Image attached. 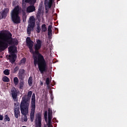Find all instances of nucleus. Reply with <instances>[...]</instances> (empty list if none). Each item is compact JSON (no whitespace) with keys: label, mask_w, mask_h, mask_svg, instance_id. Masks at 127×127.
Here are the masks:
<instances>
[{"label":"nucleus","mask_w":127,"mask_h":127,"mask_svg":"<svg viewBox=\"0 0 127 127\" xmlns=\"http://www.w3.org/2000/svg\"><path fill=\"white\" fill-rule=\"evenodd\" d=\"M36 42L37 43L34 45L33 48L34 42L31 40L30 37H28L26 39L27 46L29 49L30 54H32L34 66L38 65L41 74H44L45 72L47 71V64H46V61H45L43 55L39 52V50L41 49L42 41L39 39H37Z\"/></svg>","instance_id":"1"},{"label":"nucleus","mask_w":127,"mask_h":127,"mask_svg":"<svg viewBox=\"0 0 127 127\" xmlns=\"http://www.w3.org/2000/svg\"><path fill=\"white\" fill-rule=\"evenodd\" d=\"M21 11V7L19 5H17L11 11L10 15L12 21L13 23L18 24L20 23V17L19 16V13Z\"/></svg>","instance_id":"2"},{"label":"nucleus","mask_w":127,"mask_h":127,"mask_svg":"<svg viewBox=\"0 0 127 127\" xmlns=\"http://www.w3.org/2000/svg\"><path fill=\"white\" fill-rule=\"evenodd\" d=\"M10 36L7 34H5L4 41L0 43V51H4L7 47L8 44H12V38L11 33H9Z\"/></svg>","instance_id":"3"},{"label":"nucleus","mask_w":127,"mask_h":127,"mask_svg":"<svg viewBox=\"0 0 127 127\" xmlns=\"http://www.w3.org/2000/svg\"><path fill=\"white\" fill-rule=\"evenodd\" d=\"M36 102L35 100V94L33 93L31 98V112L30 115V119L31 120V123L34 120V115L35 114V109H36Z\"/></svg>","instance_id":"4"},{"label":"nucleus","mask_w":127,"mask_h":127,"mask_svg":"<svg viewBox=\"0 0 127 127\" xmlns=\"http://www.w3.org/2000/svg\"><path fill=\"white\" fill-rule=\"evenodd\" d=\"M31 96H32V91H30L28 92L27 95H25L22 97L20 106L29 107V101L31 99Z\"/></svg>","instance_id":"5"},{"label":"nucleus","mask_w":127,"mask_h":127,"mask_svg":"<svg viewBox=\"0 0 127 127\" xmlns=\"http://www.w3.org/2000/svg\"><path fill=\"white\" fill-rule=\"evenodd\" d=\"M35 26V20L34 16H31L29 18V24L27 26V34H30L31 33V30H33L34 27Z\"/></svg>","instance_id":"6"},{"label":"nucleus","mask_w":127,"mask_h":127,"mask_svg":"<svg viewBox=\"0 0 127 127\" xmlns=\"http://www.w3.org/2000/svg\"><path fill=\"white\" fill-rule=\"evenodd\" d=\"M20 110H21V113L22 114V115H23L24 116L23 117V121L24 122H27V116H26V115H27V114H28V108H29V107L28 106H24L22 105H20Z\"/></svg>","instance_id":"7"},{"label":"nucleus","mask_w":127,"mask_h":127,"mask_svg":"<svg viewBox=\"0 0 127 127\" xmlns=\"http://www.w3.org/2000/svg\"><path fill=\"white\" fill-rule=\"evenodd\" d=\"M18 93H19V91H17L15 87H12L11 90V95H12V97L14 101H17V96H18Z\"/></svg>","instance_id":"8"},{"label":"nucleus","mask_w":127,"mask_h":127,"mask_svg":"<svg viewBox=\"0 0 127 127\" xmlns=\"http://www.w3.org/2000/svg\"><path fill=\"white\" fill-rule=\"evenodd\" d=\"M14 116L16 119H18V115H20V111H19V104L14 103Z\"/></svg>","instance_id":"9"},{"label":"nucleus","mask_w":127,"mask_h":127,"mask_svg":"<svg viewBox=\"0 0 127 127\" xmlns=\"http://www.w3.org/2000/svg\"><path fill=\"white\" fill-rule=\"evenodd\" d=\"M41 113H38L36 115V127H41V121H42Z\"/></svg>","instance_id":"10"},{"label":"nucleus","mask_w":127,"mask_h":127,"mask_svg":"<svg viewBox=\"0 0 127 127\" xmlns=\"http://www.w3.org/2000/svg\"><path fill=\"white\" fill-rule=\"evenodd\" d=\"M48 114V112H47V111H46L44 113V118H45V121L46 123H48V127H51V126H52V119H48L47 118V115Z\"/></svg>","instance_id":"11"},{"label":"nucleus","mask_w":127,"mask_h":127,"mask_svg":"<svg viewBox=\"0 0 127 127\" xmlns=\"http://www.w3.org/2000/svg\"><path fill=\"white\" fill-rule=\"evenodd\" d=\"M35 10H36V8L34 5H30L28 6L26 9L27 13H31V12H34Z\"/></svg>","instance_id":"12"},{"label":"nucleus","mask_w":127,"mask_h":127,"mask_svg":"<svg viewBox=\"0 0 127 127\" xmlns=\"http://www.w3.org/2000/svg\"><path fill=\"white\" fill-rule=\"evenodd\" d=\"M24 73H25V70L24 69H19L18 73V77L20 80L24 79Z\"/></svg>","instance_id":"13"},{"label":"nucleus","mask_w":127,"mask_h":127,"mask_svg":"<svg viewBox=\"0 0 127 127\" xmlns=\"http://www.w3.org/2000/svg\"><path fill=\"white\" fill-rule=\"evenodd\" d=\"M54 0H45L44 4L46 7L48 6L49 8H51V7L52 6V4H53V2H54Z\"/></svg>","instance_id":"14"},{"label":"nucleus","mask_w":127,"mask_h":127,"mask_svg":"<svg viewBox=\"0 0 127 127\" xmlns=\"http://www.w3.org/2000/svg\"><path fill=\"white\" fill-rule=\"evenodd\" d=\"M9 12V8H5L1 13V18H5L7 16V13Z\"/></svg>","instance_id":"15"},{"label":"nucleus","mask_w":127,"mask_h":127,"mask_svg":"<svg viewBox=\"0 0 127 127\" xmlns=\"http://www.w3.org/2000/svg\"><path fill=\"white\" fill-rule=\"evenodd\" d=\"M8 52L11 54H14L17 52V50H16V47L11 46L8 47Z\"/></svg>","instance_id":"16"},{"label":"nucleus","mask_w":127,"mask_h":127,"mask_svg":"<svg viewBox=\"0 0 127 127\" xmlns=\"http://www.w3.org/2000/svg\"><path fill=\"white\" fill-rule=\"evenodd\" d=\"M9 62H10V63H11V64H13V63H14V62H15L16 60V56L14 54H11V55L9 56Z\"/></svg>","instance_id":"17"},{"label":"nucleus","mask_w":127,"mask_h":127,"mask_svg":"<svg viewBox=\"0 0 127 127\" xmlns=\"http://www.w3.org/2000/svg\"><path fill=\"white\" fill-rule=\"evenodd\" d=\"M37 0H25V3H29L30 5H34Z\"/></svg>","instance_id":"18"},{"label":"nucleus","mask_w":127,"mask_h":127,"mask_svg":"<svg viewBox=\"0 0 127 127\" xmlns=\"http://www.w3.org/2000/svg\"><path fill=\"white\" fill-rule=\"evenodd\" d=\"M48 111V119L52 120V118H53V112L50 108H49Z\"/></svg>","instance_id":"19"},{"label":"nucleus","mask_w":127,"mask_h":127,"mask_svg":"<svg viewBox=\"0 0 127 127\" xmlns=\"http://www.w3.org/2000/svg\"><path fill=\"white\" fill-rule=\"evenodd\" d=\"M24 88V81L23 80H20V82L18 84V88L19 90H23V88Z\"/></svg>","instance_id":"20"},{"label":"nucleus","mask_w":127,"mask_h":127,"mask_svg":"<svg viewBox=\"0 0 127 127\" xmlns=\"http://www.w3.org/2000/svg\"><path fill=\"white\" fill-rule=\"evenodd\" d=\"M33 81V79L32 78V76H30L28 80V83L30 87H31V86H32Z\"/></svg>","instance_id":"21"},{"label":"nucleus","mask_w":127,"mask_h":127,"mask_svg":"<svg viewBox=\"0 0 127 127\" xmlns=\"http://www.w3.org/2000/svg\"><path fill=\"white\" fill-rule=\"evenodd\" d=\"M13 82H14V85L15 86H17V85H18V83L19 82V80L18 79V78H17V77H14Z\"/></svg>","instance_id":"22"},{"label":"nucleus","mask_w":127,"mask_h":127,"mask_svg":"<svg viewBox=\"0 0 127 127\" xmlns=\"http://www.w3.org/2000/svg\"><path fill=\"white\" fill-rule=\"evenodd\" d=\"M42 32H46L47 31V28L46 27V25L44 24L41 26Z\"/></svg>","instance_id":"23"},{"label":"nucleus","mask_w":127,"mask_h":127,"mask_svg":"<svg viewBox=\"0 0 127 127\" xmlns=\"http://www.w3.org/2000/svg\"><path fill=\"white\" fill-rule=\"evenodd\" d=\"M52 34V25H50L48 28V34L50 35V34Z\"/></svg>","instance_id":"24"},{"label":"nucleus","mask_w":127,"mask_h":127,"mask_svg":"<svg viewBox=\"0 0 127 127\" xmlns=\"http://www.w3.org/2000/svg\"><path fill=\"white\" fill-rule=\"evenodd\" d=\"M41 31V27H40V25L38 24L37 25L36 31L37 33H40Z\"/></svg>","instance_id":"25"},{"label":"nucleus","mask_w":127,"mask_h":127,"mask_svg":"<svg viewBox=\"0 0 127 127\" xmlns=\"http://www.w3.org/2000/svg\"><path fill=\"white\" fill-rule=\"evenodd\" d=\"M2 81H3V82H9V78L7 76H4L2 78Z\"/></svg>","instance_id":"26"},{"label":"nucleus","mask_w":127,"mask_h":127,"mask_svg":"<svg viewBox=\"0 0 127 127\" xmlns=\"http://www.w3.org/2000/svg\"><path fill=\"white\" fill-rule=\"evenodd\" d=\"M19 70V67L18 66H16L14 68V70L11 71L12 73H17V71Z\"/></svg>","instance_id":"27"},{"label":"nucleus","mask_w":127,"mask_h":127,"mask_svg":"<svg viewBox=\"0 0 127 127\" xmlns=\"http://www.w3.org/2000/svg\"><path fill=\"white\" fill-rule=\"evenodd\" d=\"M4 121H5V122H10V119H9L8 115H5V118L4 119Z\"/></svg>","instance_id":"28"},{"label":"nucleus","mask_w":127,"mask_h":127,"mask_svg":"<svg viewBox=\"0 0 127 127\" xmlns=\"http://www.w3.org/2000/svg\"><path fill=\"white\" fill-rule=\"evenodd\" d=\"M3 73L4 75H6L7 76H8L9 75V70L6 69L3 71Z\"/></svg>","instance_id":"29"},{"label":"nucleus","mask_w":127,"mask_h":127,"mask_svg":"<svg viewBox=\"0 0 127 127\" xmlns=\"http://www.w3.org/2000/svg\"><path fill=\"white\" fill-rule=\"evenodd\" d=\"M46 84L47 86H49V84H50V78L49 77L46 78Z\"/></svg>","instance_id":"30"},{"label":"nucleus","mask_w":127,"mask_h":127,"mask_svg":"<svg viewBox=\"0 0 127 127\" xmlns=\"http://www.w3.org/2000/svg\"><path fill=\"white\" fill-rule=\"evenodd\" d=\"M37 14L38 16H40V15L41 14V9L39 8Z\"/></svg>","instance_id":"31"},{"label":"nucleus","mask_w":127,"mask_h":127,"mask_svg":"<svg viewBox=\"0 0 127 127\" xmlns=\"http://www.w3.org/2000/svg\"><path fill=\"white\" fill-rule=\"evenodd\" d=\"M22 6H24V7H25V6H26V3H25V0H22Z\"/></svg>","instance_id":"32"},{"label":"nucleus","mask_w":127,"mask_h":127,"mask_svg":"<svg viewBox=\"0 0 127 127\" xmlns=\"http://www.w3.org/2000/svg\"><path fill=\"white\" fill-rule=\"evenodd\" d=\"M21 63H25V62H26V59L25 58H23L21 60Z\"/></svg>","instance_id":"33"},{"label":"nucleus","mask_w":127,"mask_h":127,"mask_svg":"<svg viewBox=\"0 0 127 127\" xmlns=\"http://www.w3.org/2000/svg\"><path fill=\"white\" fill-rule=\"evenodd\" d=\"M22 18L23 22H24V20H26V14L22 15Z\"/></svg>","instance_id":"34"},{"label":"nucleus","mask_w":127,"mask_h":127,"mask_svg":"<svg viewBox=\"0 0 127 127\" xmlns=\"http://www.w3.org/2000/svg\"><path fill=\"white\" fill-rule=\"evenodd\" d=\"M22 15H25L26 14V12H25V10H22Z\"/></svg>","instance_id":"35"},{"label":"nucleus","mask_w":127,"mask_h":127,"mask_svg":"<svg viewBox=\"0 0 127 127\" xmlns=\"http://www.w3.org/2000/svg\"><path fill=\"white\" fill-rule=\"evenodd\" d=\"M47 8H48V9H49V8H49L48 6H47V7H45V9H46V13H48V10H47Z\"/></svg>","instance_id":"36"},{"label":"nucleus","mask_w":127,"mask_h":127,"mask_svg":"<svg viewBox=\"0 0 127 127\" xmlns=\"http://www.w3.org/2000/svg\"><path fill=\"white\" fill-rule=\"evenodd\" d=\"M53 123H56V122H57V119H56V118H54L53 119Z\"/></svg>","instance_id":"37"},{"label":"nucleus","mask_w":127,"mask_h":127,"mask_svg":"<svg viewBox=\"0 0 127 127\" xmlns=\"http://www.w3.org/2000/svg\"><path fill=\"white\" fill-rule=\"evenodd\" d=\"M14 44L15 45H17L18 44V41H17V40L14 41Z\"/></svg>","instance_id":"38"},{"label":"nucleus","mask_w":127,"mask_h":127,"mask_svg":"<svg viewBox=\"0 0 127 127\" xmlns=\"http://www.w3.org/2000/svg\"><path fill=\"white\" fill-rule=\"evenodd\" d=\"M3 120V116L2 115H0V121H2Z\"/></svg>","instance_id":"39"},{"label":"nucleus","mask_w":127,"mask_h":127,"mask_svg":"<svg viewBox=\"0 0 127 127\" xmlns=\"http://www.w3.org/2000/svg\"><path fill=\"white\" fill-rule=\"evenodd\" d=\"M41 85H42H42H43V82H41Z\"/></svg>","instance_id":"40"}]
</instances>
